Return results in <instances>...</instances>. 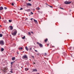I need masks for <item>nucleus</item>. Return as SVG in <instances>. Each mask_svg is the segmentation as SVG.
Masks as SVG:
<instances>
[{
    "label": "nucleus",
    "instance_id": "obj_40",
    "mask_svg": "<svg viewBox=\"0 0 74 74\" xmlns=\"http://www.w3.org/2000/svg\"><path fill=\"white\" fill-rule=\"evenodd\" d=\"M28 1H31V0H28Z\"/></svg>",
    "mask_w": 74,
    "mask_h": 74
},
{
    "label": "nucleus",
    "instance_id": "obj_38",
    "mask_svg": "<svg viewBox=\"0 0 74 74\" xmlns=\"http://www.w3.org/2000/svg\"><path fill=\"white\" fill-rule=\"evenodd\" d=\"M27 19H28V18H25V20H27Z\"/></svg>",
    "mask_w": 74,
    "mask_h": 74
},
{
    "label": "nucleus",
    "instance_id": "obj_50",
    "mask_svg": "<svg viewBox=\"0 0 74 74\" xmlns=\"http://www.w3.org/2000/svg\"><path fill=\"white\" fill-rule=\"evenodd\" d=\"M26 71H27V70H25Z\"/></svg>",
    "mask_w": 74,
    "mask_h": 74
},
{
    "label": "nucleus",
    "instance_id": "obj_20",
    "mask_svg": "<svg viewBox=\"0 0 74 74\" xmlns=\"http://www.w3.org/2000/svg\"><path fill=\"white\" fill-rule=\"evenodd\" d=\"M47 41H48V39L47 38L45 40V42H47Z\"/></svg>",
    "mask_w": 74,
    "mask_h": 74
},
{
    "label": "nucleus",
    "instance_id": "obj_21",
    "mask_svg": "<svg viewBox=\"0 0 74 74\" xmlns=\"http://www.w3.org/2000/svg\"><path fill=\"white\" fill-rule=\"evenodd\" d=\"M38 12L39 13H41V14H42V12L40 11H38Z\"/></svg>",
    "mask_w": 74,
    "mask_h": 74
},
{
    "label": "nucleus",
    "instance_id": "obj_25",
    "mask_svg": "<svg viewBox=\"0 0 74 74\" xmlns=\"http://www.w3.org/2000/svg\"><path fill=\"white\" fill-rule=\"evenodd\" d=\"M9 22H12V21L11 20H9Z\"/></svg>",
    "mask_w": 74,
    "mask_h": 74
},
{
    "label": "nucleus",
    "instance_id": "obj_43",
    "mask_svg": "<svg viewBox=\"0 0 74 74\" xmlns=\"http://www.w3.org/2000/svg\"><path fill=\"white\" fill-rule=\"evenodd\" d=\"M47 45H48H48H49V44H47Z\"/></svg>",
    "mask_w": 74,
    "mask_h": 74
},
{
    "label": "nucleus",
    "instance_id": "obj_46",
    "mask_svg": "<svg viewBox=\"0 0 74 74\" xmlns=\"http://www.w3.org/2000/svg\"><path fill=\"white\" fill-rule=\"evenodd\" d=\"M0 27H1V25H0Z\"/></svg>",
    "mask_w": 74,
    "mask_h": 74
},
{
    "label": "nucleus",
    "instance_id": "obj_2",
    "mask_svg": "<svg viewBox=\"0 0 74 74\" xmlns=\"http://www.w3.org/2000/svg\"><path fill=\"white\" fill-rule=\"evenodd\" d=\"M22 58L23 59H25V60H27L28 59V58L27 56V55H24L23 57H22Z\"/></svg>",
    "mask_w": 74,
    "mask_h": 74
},
{
    "label": "nucleus",
    "instance_id": "obj_28",
    "mask_svg": "<svg viewBox=\"0 0 74 74\" xmlns=\"http://www.w3.org/2000/svg\"><path fill=\"white\" fill-rule=\"evenodd\" d=\"M27 11H30V9H28L27 10Z\"/></svg>",
    "mask_w": 74,
    "mask_h": 74
},
{
    "label": "nucleus",
    "instance_id": "obj_1",
    "mask_svg": "<svg viewBox=\"0 0 74 74\" xmlns=\"http://www.w3.org/2000/svg\"><path fill=\"white\" fill-rule=\"evenodd\" d=\"M17 33V31H16V29H14L12 32V34L13 36H15V35H16Z\"/></svg>",
    "mask_w": 74,
    "mask_h": 74
},
{
    "label": "nucleus",
    "instance_id": "obj_9",
    "mask_svg": "<svg viewBox=\"0 0 74 74\" xmlns=\"http://www.w3.org/2000/svg\"><path fill=\"white\" fill-rule=\"evenodd\" d=\"M10 29L11 30H12L13 29V27L12 26H10Z\"/></svg>",
    "mask_w": 74,
    "mask_h": 74
},
{
    "label": "nucleus",
    "instance_id": "obj_27",
    "mask_svg": "<svg viewBox=\"0 0 74 74\" xmlns=\"http://www.w3.org/2000/svg\"><path fill=\"white\" fill-rule=\"evenodd\" d=\"M69 49H70V50L71 49V47H70Z\"/></svg>",
    "mask_w": 74,
    "mask_h": 74
},
{
    "label": "nucleus",
    "instance_id": "obj_23",
    "mask_svg": "<svg viewBox=\"0 0 74 74\" xmlns=\"http://www.w3.org/2000/svg\"><path fill=\"white\" fill-rule=\"evenodd\" d=\"M47 53H45V54H44L45 56H47Z\"/></svg>",
    "mask_w": 74,
    "mask_h": 74
},
{
    "label": "nucleus",
    "instance_id": "obj_12",
    "mask_svg": "<svg viewBox=\"0 0 74 74\" xmlns=\"http://www.w3.org/2000/svg\"><path fill=\"white\" fill-rule=\"evenodd\" d=\"M15 57H13L12 58V60H15Z\"/></svg>",
    "mask_w": 74,
    "mask_h": 74
},
{
    "label": "nucleus",
    "instance_id": "obj_13",
    "mask_svg": "<svg viewBox=\"0 0 74 74\" xmlns=\"http://www.w3.org/2000/svg\"><path fill=\"white\" fill-rule=\"evenodd\" d=\"M3 10V7H0V10Z\"/></svg>",
    "mask_w": 74,
    "mask_h": 74
},
{
    "label": "nucleus",
    "instance_id": "obj_22",
    "mask_svg": "<svg viewBox=\"0 0 74 74\" xmlns=\"http://www.w3.org/2000/svg\"><path fill=\"white\" fill-rule=\"evenodd\" d=\"M48 5L49 6H50V7H51V8H53V7L52 6H51L50 5Z\"/></svg>",
    "mask_w": 74,
    "mask_h": 74
},
{
    "label": "nucleus",
    "instance_id": "obj_37",
    "mask_svg": "<svg viewBox=\"0 0 74 74\" xmlns=\"http://www.w3.org/2000/svg\"><path fill=\"white\" fill-rule=\"evenodd\" d=\"M61 8V9H62V10H64V9H63V8Z\"/></svg>",
    "mask_w": 74,
    "mask_h": 74
},
{
    "label": "nucleus",
    "instance_id": "obj_30",
    "mask_svg": "<svg viewBox=\"0 0 74 74\" xmlns=\"http://www.w3.org/2000/svg\"><path fill=\"white\" fill-rule=\"evenodd\" d=\"M34 51H35L36 52H38V51L37 50H35Z\"/></svg>",
    "mask_w": 74,
    "mask_h": 74
},
{
    "label": "nucleus",
    "instance_id": "obj_11",
    "mask_svg": "<svg viewBox=\"0 0 74 74\" xmlns=\"http://www.w3.org/2000/svg\"><path fill=\"white\" fill-rule=\"evenodd\" d=\"M10 72L11 73H13V69H11Z\"/></svg>",
    "mask_w": 74,
    "mask_h": 74
},
{
    "label": "nucleus",
    "instance_id": "obj_36",
    "mask_svg": "<svg viewBox=\"0 0 74 74\" xmlns=\"http://www.w3.org/2000/svg\"><path fill=\"white\" fill-rule=\"evenodd\" d=\"M32 58H34V56H32Z\"/></svg>",
    "mask_w": 74,
    "mask_h": 74
},
{
    "label": "nucleus",
    "instance_id": "obj_29",
    "mask_svg": "<svg viewBox=\"0 0 74 74\" xmlns=\"http://www.w3.org/2000/svg\"><path fill=\"white\" fill-rule=\"evenodd\" d=\"M31 14H32V15H33V13L32 12H31Z\"/></svg>",
    "mask_w": 74,
    "mask_h": 74
},
{
    "label": "nucleus",
    "instance_id": "obj_3",
    "mask_svg": "<svg viewBox=\"0 0 74 74\" xmlns=\"http://www.w3.org/2000/svg\"><path fill=\"white\" fill-rule=\"evenodd\" d=\"M37 43L40 48H42L43 47V45L42 44L39 43V42H37Z\"/></svg>",
    "mask_w": 74,
    "mask_h": 74
},
{
    "label": "nucleus",
    "instance_id": "obj_31",
    "mask_svg": "<svg viewBox=\"0 0 74 74\" xmlns=\"http://www.w3.org/2000/svg\"><path fill=\"white\" fill-rule=\"evenodd\" d=\"M14 5V3H12V5Z\"/></svg>",
    "mask_w": 74,
    "mask_h": 74
},
{
    "label": "nucleus",
    "instance_id": "obj_42",
    "mask_svg": "<svg viewBox=\"0 0 74 74\" xmlns=\"http://www.w3.org/2000/svg\"><path fill=\"white\" fill-rule=\"evenodd\" d=\"M31 33H33V32H31Z\"/></svg>",
    "mask_w": 74,
    "mask_h": 74
},
{
    "label": "nucleus",
    "instance_id": "obj_16",
    "mask_svg": "<svg viewBox=\"0 0 74 74\" xmlns=\"http://www.w3.org/2000/svg\"><path fill=\"white\" fill-rule=\"evenodd\" d=\"M4 48H2L1 49V51H4Z\"/></svg>",
    "mask_w": 74,
    "mask_h": 74
},
{
    "label": "nucleus",
    "instance_id": "obj_17",
    "mask_svg": "<svg viewBox=\"0 0 74 74\" xmlns=\"http://www.w3.org/2000/svg\"><path fill=\"white\" fill-rule=\"evenodd\" d=\"M3 37V34H0V37Z\"/></svg>",
    "mask_w": 74,
    "mask_h": 74
},
{
    "label": "nucleus",
    "instance_id": "obj_47",
    "mask_svg": "<svg viewBox=\"0 0 74 74\" xmlns=\"http://www.w3.org/2000/svg\"><path fill=\"white\" fill-rule=\"evenodd\" d=\"M17 1H18L19 0H16Z\"/></svg>",
    "mask_w": 74,
    "mask_h": 74
},
{
    "label": "nucleus",
    "instance_id": "obj_24",
    "mask_svg": "<svg viewBox=\"0 0 74 74\" xmlns=\"http://www.w3.org/2000/svg\"><path fill=\"white\" fill-rule=\"evenodd\" d=\"M29 35H31V33L30 32H28Z\"/></svg>",
    "mask_w": 74,
    "mask_h": 74
},
{
    "label": "nucleus",
    "instance_id": "obj_49",
    "mask_svg": "<svg viewBox=\"0 0 74 74\" xmlns=\"http://www.w3.org/2000/svg\"><path fill=\"white\" fill-rule=\"evenodd\" d=\"M23 52H24V51H23Z\"/></svg>",
    "mask_w": 74,
    "mask_h": 74
},
{
    "label": "nucleus",
    "instance_id": "obj_19",
    "mask_svg": "<svg viewBox=\"0 0 74 74\" xmlns=\"http://www.w3.org/2000/svg\"><path fill=\"white\" fill-rule=\"evenodd\" d=\"M36 8L38 10H40V8L38 7H37Z\"/></svg>",
    "mask_w": 74,
    "mask_h": 74
},
{
    "label": "nucleus",
    "instance_id": "obj_33",
    "mask_svg": "<svg viewBox=\"0 0 74 74\" xmlns=\"http://www.w3.org/2000/svg\"><path fill=\"white\" fill-rule=\"evenodd\" d=\"M37 55L39 56V55H40V54L39 53H38L37 54Z\"/></svg>",
    "mask_w": 74,
    "mask_h": 74
},
{
    "label": "nucleus",
    "instance_id": "obj_32",
    "mask_svg": "<svg viewBox=\"0 0 74 74\" xmlns=\"http://www.w3.org/2000/svg\"><path fill=\"white\" fill-rule=\"evenodd\" d=\"M20 10H23V8H21L20 9Z\"/></svg>",
    "mask_w": 74,
    "mask_h": 74
},
{
    "label": "nucleus",
    "instance_id": "obj_6",
    "mask_svg": "<svg viewBox=\"0 0 74 74\" xmlns=\"http://www.w3.org/2000/svg\"><path fill=\"white\" fill-rule=\"evenodd\" d=\"M27 5H29V6H32V4L30 3H28L27 4Z\"/></svg>",
    "mask_w": 74,
    "mask_h": 74
},
{
    "label": "nucleus",
    "instance_id": "obj_8",
    "mask_svg": "<svg viewBox=\"0 0 74 74\" xmlns=\"http://www.w3.org/2000/svg\"><path fill=\"white\" fill-rule=\"evenodd\" d=\"M25 49L27 50V51H29V48H28V47H27L26 46L25 47Z\"/></svg>",
    "mask_w": 74,
    "mask_h": 74
},
{
    "label": "nucleus",
    "instance_id": "obj_39",
    "mask_svg": "<svg viewBox=\"0 0 74 74\" xmlns=\"http://www.w3.org/2000/svg\"><path fill=\"white\" fill-rule=\"evenodd\" d=\"M33 19L32 18H31V20L32 21V20Z\"/></svg>",
    "mask_w": 74,
    "mask_h": 74
},
{
    "label": "nucleus",
    "instance_id": "obj_26",
    "mask_svg": "<svg viewBox=\"0 0 74 74\" xmlns=\"http://www.w3.org/2000/svg\"><path fill=\"white\" fill-rule=\"evenodd\" d=\"M4 8L5 10H7V7H4Z\"/></svg>",
    "mask_w": 74,
    "mask_h": 74
},
{
    "label": "nucleus",
    "instance_id": "obj_44",
    "mask_svg": "<svg viewBox=\"0 0 74 74\" xmlns=\"http://www.w3.org/2000/svg\"><path fill=\"white\" fill-rule=\"evenodd\" d=\"M34 64H36V63H35V62H34Z\"/></svg>",
    "mask_w": 74,
    "mask_h": 74
},
{
    "label": "nucleus",
    "instance_id": "obj_10",
    "mask_svg": "<svg viewBox=\"0 0 74 74\" xmlns=\"http://www.w3.org/2000/svg\"><path fill=\"white\" fill-rule=\"evenodd\" d=\"M33 71H37V69H33Z\"/></svg>",
    "mask_w": 74,
    "mask_h": 74
},
{
    "label": "nucleus",
    "instance_id": "obj_35",
    "mask_svg": "<svg viewBox=\"0 0 74 74\" xmlns=\"http://www.w3.org/2000/svg\"><path fill=\"white\" fill-rule=\"evenodd\" d=\"M17 54H18V55L19 54V53L18 52H17Z\"/></svg>",
    "mask_w": 74,
    "mask_h": 74
},
{
    "label": "nucleus",
    "instance_id": "obj_14",
    "mask_svg": "<svg viewBox=\"0 0 74 74\" xmlns=\"http://www.w3.org/2000/svg\"><path fill=\"white\" fill-rule=\"evenodd\" d=\"M19 50H22V49H23V48H22V47H19Z\"/></svg>",
    "mask_w": 74,
    "mask_h": 74
},
{
    "label": "nucleus",
    "instance_id": "obj_5",
    "mask_svg": "<svg viewBox=\"0 0 74 74\" xmlns=\"http://www.w3.org/2000/svg\"><path fill=\"white\" fill-rule=\"evenodd\" d=\"M71 3V1H65L64 2V3L65 4H70Z\"/></svg>",
    "mask_w": 74,
    "mask_h": 74
},
{
    "label": "nucleus",
    "instance_id": "obj_18",
    "mask_svg": "<svg viewBox=\"0 0 74 74\" xmlns=\"http://www.w3.org/2000/svg\"><path fill=\"white\" fill-rule=\"evenodd\" d=\"M22 38L23 40H24L25 38V36H24L23 37H22Z\"/></svg>",
    "mask_w": 74,
    "mask_h": 74
},
{
    "label": "nucleus",
    "instance_id": "obj_48",
    "mask_svg": "<svg viewBox=\"0 0 74 74\" xmlns=\"http://www.w3.org/2000/svg\"><path fill=\"white\" fill-rule=\"evenodd\" d=\"M21 68H22V66L21 67Z\"/></svg>",
    "mask_w": 74,
    "mask_h": 74
},
{
    "label": "nucleus",
    "instance_id": "obj_45",
    "mask_svg": "<svg viewBox=\"0 0 74 74\" xmlns=\"http://www.w3.org/2000/svg\"><path fill=\"white\" fill-rule=\"evenodd\" d=\"M27 70H29V69H27Z\"/></svg>",
    "mask_w": 74,
    "mask_h": 74
},
{
    "label": "nucleus",
    "instance_id": "obj_15",
    "mask_svg": "<svg viewBox=\"0 0 74 74\" xmlns=\"http://www.w3.org/2000/svg\"><path fill=\"white\" fill-rule=\"evenodd\" d=\"M15 61H13L11 62V64H12H12H13L14 63H15Z\"/></svg>",
    "mask_w": 74,
    "mask_h": 74
},
{
    "label": "nucleus",
    "instance_id": "obj_4",
    "mask_svg": "<svg viewBox=\"0 0 74 74\" xmlns=\"http://www.w3.org/2000/svg\"><path fill=\"white\" fill-rule=\"evenodd\" d=\"M0 44L1 45H4V42L3 40H0Z\"/></svg>",
    "mask_w": 74,
    "mask_h": 74
},
{
    "label": "nucleus",
    "instance_id": "obj_7",
    "mask_svg": "<svg viewBox=\"0 0 74 74\" xmlns=\"http://www.w3.org/2000/svg\"><path fill=\"white\" fill-rule=\"evenodd\" d=\"M34 22L36 23L37 24L38 23V22H37V21L36 20H35V19H34Z\"/></svg>",
    "mask_w": 74,
    "mask_h": 74
},
{
    "label": "nucleus",
    "instance_id": "obj_34",
    "mask_svg": "<svg viewBox=\"0 0 74 74\" xmlns=\"http://www.w3.org/2000/svg\"><path fill=\"white\" fill-rule=\"evenodd\" d=\"M32 48H31L29 49V50H32Z\"/></svg>",
    "mask_w": 74,
    "mask_h": 74
},
{
    "label": "nucleus",
    "instance_id": "obj_41",
    "mask_svg": "<svg viewBox=\"0 0 74 74\" xmlns=\"http://www.w3.org/2000/svg\"><path fill=\"white\" fill-rule=\"evenodd\" d=\"M0 19H1V16H0Z\"/></svg>",
    "mask_w": 74,
    "mask_h": 74
}]
</instances>
